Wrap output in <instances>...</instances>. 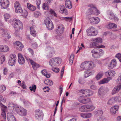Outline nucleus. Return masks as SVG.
I'll list each match as a JSON object with an SVG mask.
<instances>
[{
    "label": "nucleus",
    "mask_w": 121,
    "mask_h": 121,
    "mask_svg": "<svg viewBox=\"0 0 121 121\" xmlns=\"http://www.w3.org/2000/svg\"><path fill=\"white\" fill-rule=\"evenodd\" d=\"M95 66L94 63L91 61H86L82 63L80 67L82 70H89L93 68Z\"/></svg>",
    "instance_id": "nucleus-1"
},
{
    "label": "nucleus",
    "mask_w": 121,
    "mask_h": 121,
    "mask_svg": "<svg viewBox=\"0 0 121 121\" xmlns=\"http://www.w3.org/2000/svg\"><path fill=\"white\" fill-rule=\"evenodd\" d=\"M13 25L16 31H19L20 29L23 28V24L21 22L18 20L14 19Z\"/></svg>",
    "instance_id": "nucleus-2"
},
{
    "label": "nucleus",
    "mask_w": 121,
    "mask_h": 121,
    "mask_svg": "<svg viewBox=\"0 0 121 121\" xmlns=\"http://www.w3.org/2000/svg\"><path fill=\"white\" fill-rule=\"evenodd\" d=\"M86 32L87 35L90 36H95L98 34L97 30L93 26H91L87 29L86 30Z\"/></svg>",
    "instance_id": "nucleus-3"
},
{
    "label": "nucleus",
    "mask_w": 121,
    "mask_h": 121,
    "mask_svg": "<svg viewBox=\"0 0 121 121\" xmlns=\"http://www.w3.org/2000/svg\"><path fill=\"white\" fill-rule=\"evenodd\" d=\"M44 23L49 30H51L53 29L54 26L53 23L49 17H48L45 19Z\"/></svg>",
    "instance_id": "nucleus-4"
},
{
    "label": "nucleus",
    "mask_w": 121,
    "mask_h": 121,
    "mask_svg": "<svg viewBox=\"0 0 121 121\" xmlns=\"http://www.w3.org/2000/svg\"><path fill=\"white\" fill-rule=\"evenodd\" d=\"M16 111L17 113L21 116H25L27 114L26 110L22 107L17 108Z\"/></svg>",
    "instance_id": "nucleus-5"
},
{
    "label": "nucleus",
    "mask_w": 121,
    "mask_h": 121,
    "mask_svg": "<svg viewBox=\"0 0 121 121\" xmlns=\"http://www.w3.org/2000/svg\"><path fill=\"white\" fill-rule=\"evenodd\" d=\"M78 101L83 104L88 103L91 102V99L88 98H86L85 96H80L78 98Z\"/></svg>",
    "instance_id": "nucleus-6"
},
{
    "label": "nucleus",
    "mask_w": 121,
    "mask_h": 121,
    "mask_svg": "<svg viewBox=\"0 0 121 121\" xmlns=\"http://www.w3.org/2000/svg\"><path fill=\"white\" fill-rule=\"evenodd\" d=\"M9 4V3L8 0H1L0 5L2 9H6L7 8Z\"/></svg>",
    "instance_id": "nucleus-7"
},
{
    "label": "nucleus",
    "mask_w": 121,
    "mask_h": 121,
    "mask_svg": "<svg viewBox=\"0 0 121 121\" xmlns=\"http://www.w3.org/2000/svg\"><path fill=\"white\" fill-rule=\"evenodd\" d=\"M25 58L28 61L30 62L34 70H36L39 67V65L38 64L35 62L33 60L30 59L29 58L26 57Z\"/></svg>",
    "instance_id": "nucleus-8"
},
{
    "label": "nucleus",
    "mask_w": 121,
    "mask_h": 121,
    "mask_svg": "<svg viewBox=\"0 0 121 121\" xmlns=\"http://www.w3.org/2000/svg\"><path fill=\"white\" fill-rule=\"evenodd\" d=\"M64 27L62 24L58 26L55 30V33L59 35L62 34L64 31Z\"/></svg>",
    "instance_id": "nucleus-9"
},
{
    "label": "nucleus",
    "mask_w": 121,
    "mask_h": 121,
    "mask_svg": "<svg viewBox=\"0 0 121 121\" xmlns=\"http://www.w3.org/2000/svg\"><path fill=\"white\" fill-rule=\"evenodd\" d=\"M16 59L15 55L13 54H11L10 55L9 63L11 66L14 65L15 63V61Z\"/></svg>",
    "instance_id": "nucleus-10"
},
{
    "label": "nucleus",
    "mask_w": 121,
    "mask_h": 121,
    "mask_svg": "<svg viewBox=\"0 0 121 121\" xmlns=\"http://www.w3.org/2000/svg\"><path fill=\"white\" fill-rule=\"evenodd\" d=\"M47 48L48 52V53L47 55V57L48 58H51L53 56V55L55 53L54 48L49 46L47 47Z\"/></svg>",
    "instance_id": "nucleus-11"
},
{
    "label": "nucleus",
    "mask_w": 121,
    "mask_h": 121,
    "mask_svg": "<svg viewBox=\"0 0 121 121\" xmlns=\"http://www.w3.org/2000/svg\"><path fill=\"white\" fill-rule=\"evenodd\" d=\"M43 113L39 109L35 111V117L36 118L39 120L43 119Z\"/></svg>",
    "instance_id": "nucleus-12"
},
{
    "label": "nucleus",
    "mask_w": 121,
    "mask_h": 121,
    "mask_svg": "<svg viewBox=\"0 0 121 121\" xmlns=\"http://www.w3.org/2000/svg\"><path fill=\"white\" fill-rule=\"evenodd\" d=\"M89 20L90 22L94 24H98L100 21L99 18L96 17H91Z\"/></svg>",
    "instance_id": "nucleus-13"
},
{
    "label": "nucleus",
    "mask_w": 121,
    "mask_h": 121,
    "mask_svg": "<svg viewBox=\"0 0 121 121\" xmlns=\"http://www.w3.org/2000/svg\"><path fill=\"white\" fill-rule=\"evenodd\" d=\"M121 88V84L116 86L112 90V94L114 95L117 93L120 90Z\"/></svg>",
    "instance_id": "nucleus-14"
},
{
    "label": "nucleus",
    "mask_w": 121,
    "mask_h": 121,
    "mask_svg": "<svg viewBox=\"0 0 121 121\" xmlns=\"http://www.w3.org/2000/svg\"><path fill=\"white\" fill-rule=\"evenodd\" d=\"M16 45L17 49L19 51H22L24 47L23 45L19 41L16 42Z\"/></svg>",
    "instance_id": "nucleus-15"
},
{
    "label": "nucleus",
    "mask_w": 121,
    "mask_h": 121,
    "mask_svg": "<svg viewBox=\"0 0 121 121\" xmlns=\"http://www.w3.org/2000/svg\"><path fill=\"white\" fill-rule=\"evenodd\" d=\"M35 27V26L34 24L32 26H31L30 27V34L34 37L36 36L37 35L36 31L34 29Z\"/></svg>",
    "instance_id": "nucleus-16"
},
{
    "label": "nucleus",
    "mask_w": 121,
    "mask_h": 121,
    "mask_svg": "<svg viewBox=\"0 0 121 121\" xmlns=\"http://www.w3.org/2000/svg\"><path fill=\"white\" fill-rule=\"evenodd\" d=\"M18 62L20 64L22 65L23 64L25 63V59L21 53L18 54Z\"/></svg>",
    "instance_id": "nucleus-17"
},
{
    "label": "nucleus",
    "mask_w": 121,
    "mask_h": 121,
    "mask_svg": "<svg viewBox=\"0 0 121 121\" xmlns=\"http://www.w3.org/2000/svg\"><path fill=\"white\" fill-rule=\"evenodd\" d=\"M7 115L8 121H16V119L12 113H8Z\"/></svg>",
    "instance_id": "nucleus-18"
},
{
    "label": "nucleus",
    "mask_w": 121,
    "mask_h": 121,
    "mask_svg": "<svg viewBox=\"0 0 121 121\" xmlns=\"http://www.w3.org/2000/svg\"><path fill=\"white\" fill-rule=\"evenodd\" d=\"M56 66H58L61 63V59L58 57L52 58Z\"/></svg>",
    "instance_id": "nucleus-19"
},
{
    "label": "nucleus",
    "mask_w": 121,
    "mask_h": 121,
    "mask_svg": "<svg viewBox=\"0 0 121 121\" xmlns=\"http://www.w3.org/2000/svg\"><path fill=\"white\" fill-rule=\"evenodd\" d=\"M1 30L3 31L2 34V36L4 37L5 39H9L11 38L10 35H9L7 32V31L6 30L3 29H2Z\"/></svg>",
    "instance_id": "nucleus-20"
},
{
    "label": "nucleus",
    "mask_w": 121,
    "mask_h": 121,
    "mask_svg": "<svg viewBox=\"0 0 121 121\" xmlns=\"http://www.w3.org/2000/svg\"><path fill=\"white\" fill-rule=\"evenodd\" d=\"M94 113L95 116L96 117H99L98 119H99L101 117H104L102 116L103 114V111L101 110H99L97 111H95L94 112Z\"/></svg>",
    "instance_id": "nucleus-21"
},
{
    "label": "nucleus",
    "mask_w": 121,
    "mask_h": 121,
    "mask_svg": "<svg viewBox=\"0 0 121 121\" xmlns=\"http://www.w3.org/2000/svg\"><path fill=\"white\" fill-rule=\"evenodd\" d=\"M118 107L116 106L112 107L110 109V112L112 114H114L116 113V112L118 110Z\"/></svg>",
    "instance_id": "nucleus-22"
},
{
    "label": "nucleus",
    "mask_w": 121,
    "mask_h": 121,
    "mask_svg": "<svg viewBox=\"0 0 121 121\" xmlns=\"http://www.w3.org/2000/svg\"><path fill=\"white\" fill-rule=\"evenodd\" d=\"M116 61L115 59H113L112 60L109 65V69H111L114 67L116 66Z\"/></svg>",
    "instance_id": "nucleus-23"
},
{
    "label": "nucleus",
    "mask_w": 121,
    "mask_h": 121,
    "mask_svg": "<svg viewBox=\"0 0 121 121\" xmlns=\"http://www.w3.org/2000/svg\"><path fill=\"white\" fill-rule=\"evenodd\" d=\"M8 48L7 46L3 45L0 46V51L2 52H5L8 51Z\"/></svg>",
    "instance_id": "nucleus-24"
},
{
    "label": "nucleus",
    "mask_w": 121,
    "mask_h": 121,
    "mask_svg": "<svg viewBox=\"0 0 121 121\" xmlns=\"http://www.w3.org/2000/svg\"><path fill=\"white\" fill-rule=\"evenodd\" d=\"M86 106L87 112L92 111L95 108V107L92 105L87 104Z\"/></svg>",
    "instance_id": "nucleus-25"
},
{
    "label": "nucleus",
    "mask_w": 121,
    "mask_h": 121,
    "mask_svg": "<svg viewBox=\"0 0 121 121\" xmlns=\"http://www.w3.org/2000/svg\"><path fill=\"white\" fill-rule=\"evenodd\" d=\"M106 91L104 88L103 87H101L99 89L98 91V94L99 95L102 96L105 93Z\"/></svg>",
    "instance_id": "nucleus-26"
},
{
    "label": "nucleus",
    "mask_w": 121,
    "mask_h": 121,
    "mask_svg": "<svg viewBox=\"0 0 121 121\" xmlns=\"http://www.w3.org/2000/svg\"><path fill=\"white\" fill-rule=\"evenodd\" d=\"M65 5L66 8L69 9H71L72 7L71 2L69 0H67L66 1Z\"/></svg>",
    "instance_id": "nucleus-27"
},
{
    "label": "nucleus",
    "mask_w": 121,
    "mask_h": 121,
    "mask_svg": "<svg viewBox=\"0 0 121 121\" xmlns=\"http://www.w3.org/2000/svg\"><path fill=\"white\" fill-rule=\"evenodd\" d=\"M115 74V72L113 70H109L107 71L105 74L107 75H108V76L110 77L114 76Z\"/></svg>",
    "instance_id": "nucleus-28"
},
{
    "label": "nucleus",
    "mask_w": 121,
    "mask_h": 121,
    "mask_svg": "<svg viewBox=\"0 0 121 121\" xmlns=\"http://www.w3.org/2000/svg\"><path fill=\"white\" fill-rule=\"evenodd\" d=\"M92 114L91 113H82L81 116L83 118H90L91 117Z\"/></svg>",
    "instance_id": "nucleus-29"
},
{
    "label": "nucleus",
    "mask_w": 121,
    "mask_h": 121,
    "mask_svg": "<svg viewBox=\"0 0 121 121\" xmlns=\"http://www.w3.org/2000/svg\"><path fill=\"white\" fill-rule=\"evenodd\" d=\"M99 52H104V51L101 49L96 48L93 49L91 51V53L92 54H95Z\"/></svg>",
    "instance_id": "nucleus-30"
},
{
    "label": "nucleus",
    "mask_w": 121,
    "mask_h": 121,
    "mask_svg": "<svg viewBox=\"0 0 121 121\" xmlns=\"http://www.w3.org/2000/svg\"><path fill=\"white\" fill-rule=\"evenodd\" d=\"M92 41L93 42H95L97 43H101L102 42V39L100 37L92 39Z\"/></svg>",
    "instance_id": "nucleus-31"
},
{
    "label": "nucleus",
    "mask_w": 121,
    "mask_h": 121,
    "mask_svg": "<svg viewBox=\"0 0 121 121\" xmlns=\"http://www.w3.org/2000/svg\"><path fill=\"white\" fill-rule=\"evenodd\" d=\"M27 6L29 9L32 11H34L36 9V8L35 6L29 3L27 4Z\"/></svg>",
    "instance_id": "nucleus-32"
},
{
    "label": "nucleus",
    "mask_w": 121,
    "mask_h": 121,
    "mask_svg": "<svg viewBox=\"0 0 121 121\" xmlns=\"http://www.w3.org/2000/svg\"><path fill=\"white\" fill-rule=\"evenodd\" d=\"M86 105H83L80 107L79 108V110L81 112H87Z\"/></svg>",
    "instance_id": "nucleus-33"
},
{
    "label": "nucleus",
    "mask_w": 121,
    "mask_h": 121,
    "mask_svg": "<svg viewBox=\"0 0 121 121\" xmlns=\"http://www.w3.org/2000/svg\"><path fill=\"white\" fill-rule=\"evenodd\" d=\"M108 28L110 29L111 28H116L117 27V25L114 23H111L110 22L109 23L108 25Z\"/></svg>",
    "instance_id": "nucleus-34"
},
{
    "label": "nucleus",
    "mask_w": 121,
    "mask_h": 121,
    "mask_svg": "<svg viewBox=\"0 0 121 121\" xmlns=\"http://www.w3.org/2000/svg\"><path fill=\"white\" fill-rule=\"evenodd\" d=\"M86 94L87 95L86 96V97L87 96H90L92 95L93 92L90 90L88 89H86Z\"/></svg>",
    "instance_id": "nucleus-35"
},
{
    "label": "nucleus",
    "mask_w": 121,
    "mask_h": 121,
    "mask_svg": "<svg viewBox=\"0 0 121 121\" xmlns=\"http://www.w3.org/2000/svg\"><path fill=\"white\" fill-rule=\"evenodd\" d=\"M103 74V73L102 72L99 73L96 77V79L98 80H99L101 78H102Z\"/></svg>",
    "instance_id": "nucleus-36"
},
{
    "label": "nucleus",
    "mask_w": 121,
    "mask_h": 121,
    "mask_svg": "<svg viewBox=\"0 0 121 121\" xmlns=\"http://www.w3.org/2000/svg\"><path fill=\"white\" fill-rule=\"evenodd\" d=\"M116 100L114 97H113L110 99L108 101V104L109 105H112L115 102Z\"/></svg>",
    "instance_id": "nucleus-37"
},
{
    "label": "nucleus",
    "mask_w": 121,
    "mask_h": 121,
    "mask_svg": "<svg viewBox=\"0 0 121 121\" xmlns=\"http://www.w3.org/2000/svg\"><path fill=\"white\" fill-rule=\"evenodd\" d=\"M49 65L52 67H56V65L54 63L52 58L51 59L49 62Z\"/></svg>",
    "instance_id": "nucleus-38"
},
{
    "label": "nucleus",
    "mask_w": 121,
    "mask_h": 121,
    "mask_svg": "<svg viewBox=\"0 0 121 121\" xmlns=\"http://www.w3.org/2000/svg\"><path fill=\"white\" fill-rule=\"evenodd\" d=\"M85 73L84 76L85 78H87L92 74L91 72L88 70L85 71Z\"/></svg>",
    "instance_id": "nucleus-39"
},
{
    "label": "nucleus",
    "mask_w": 121,
    "mask_h": 121,
    "mask_svg": "<svg viewBox=\"0 0 121 121\" xmlns=\"http://www.w3.org/2000/svg\"><path fill=\"white\" fill-rule=\"evenodd\" d=\"M104 52H99L95 54H92V56L95 58H97L99 57L100 56V54Z\"/></svg>",
    "instance_id": "nucleus-40"
},
{
    "label": "nucleus",
    "mask_w": 121,
    "mask_h": 121,
    "mask_svg": "<svg viewBox=\"0 0 121 121\" xmlns=\"http://www.w3.org/2000/svg\"><path fill=\"white\" fill-rule=\"evenodd\" d=\"M15 11L17 13H22L23 12L22 9L20 7L15 9Z\"/></svg>",
    "instance_id": "nucleus-41"
},
{
    "label": "nucleus",
    "mask_w": 121,
    "mask_h": 121,
    "mask_svg": "<svg viewBox=\"0 0 121 121\" xmlns=\"http://www.w3.org/2000/svg\"><path fill=\"white\" fill-rule=\"evenodd\" d=\"M108 82V80L106 78H105L100 81L99 82V83L100 84H102L105 83H107Z\"/></svg>",
    "instance_id": "nucleus-42"
},
{
    "label": "nucleus",
    "mask_w": 121,
    "mask_h": 121,
    "mask_svg": "<svg viewBox=\"0 0 121 121\" xmlns=\"http://www.w3.org/2000/svg\"><path fill=\"white\" fill-rule=\"evenodd\" d=\"M44 83L45 84L49 85H52L53 84L52 81L50 80H45L44 81Z\"/></svg>",
    "instance_id": "nucleus-43"
},
{
    "label": "nucleus",
    "mask_w": 121,
    "mask_h": 121,
    "mask_svg": "<svg viewBox=\"0 0 121 121\" xmlns=\"http://www.w3.org/2000/svg\"><path fill=\"white\" fill-rule=\"evenodd\" d=\"M42 8L43 9L46 10H48L49 8L48 4L46 3L43 4Z\"/></svg>",
    "instance_id": "nucleus-44"
},
{
    "label": "nucleus",
    "mask_w": 121,
    "mask_h": 121,
    "mask_svg": "<svg viewBox=\"0 0 121 121\" xmlns=\"http://www.w3.org/2000/svg\"><path fill=\"white\" fill-rule=\"evenodd\" d=\"M93 9L92 7L88 9L86 12L87 14L89 15L93 14L94 13L93 10Z\"/></svg>",
    "instance_id": "nucleus-45"
},
{
    "label": "nucleus",
    "mask_w": 121,
    "mask_h": 121,
    "mask_svg": "<svg viewBox=\"0 0 121 121\" xmlns=\"http://www.w3.org/2000/svg\"><path fill=\"white\" fill-rule=\"evenodd\" d=\"M36 88V86L35 85H32L31 86H30L29 87L30 90L31 91H33L34 92H35Z\"/></svg>",
    "instance_id": "nucleus-46"
},
{
    "label": "nucleus",
    "mask_w": 121,
    "mask_h": 121,
    "mask_svg": "<svg viewBox=\"0 0 121 121\" xmlns=\"http://www.w3.org/2000/svg\"><path fill=\"white\" fill-rule=\"evenodd\" d=\"M90 46L91 47H97V44L95 42L93 41L90 43Z\"/></svg>",
    "instance_id": "nucleus-47"
},
{
    "label": "nucleus",
    "mask_w": 121,
    "mask_h": 121,
    "mask_svg": "<svg viewBox=\"0 0 121 121\" xmlns=\"http://www.w3.org/2000/svg\"><path fill=\"white\" fill-rule=\"evenodd\" d=\"M52 69L53 71L56 73H57L59 71V69L56 68V67H52Z\"/></svg>",
    "instance_id": "nucleus-48"
},
{
    "label": "nucleus",
    "mask_w": 121,
    "mask_h": 121,
    "mask_svg": "<svg viewBox=\"0 0 121 121\" xmlns=\"http://www.w3.org/2000/svg\"><path fill=\"white\" fill-rule=\"evenodd\" d=\"M6 89V88L5 86L1 85L0 88V91L1 92H2L5 91Z\"/></svg>",
    "instance_id": "nucleus-49"
},
{
    "label": "nucleus",
    "mask_w": 121,
    "mask_h": 121,
    "mask_svg": "<svg viewBox=\"0 0 121 121\" xmlns=\"http://www.w3.org/2000/svg\"><path fill=\"white\" fill-rule=\"evenodd\" d=\"M41 0H36V4L38 8L39 9H40L39 6L41 4Z\"/></svg>",
    "instance_id": "nucleus-50"
},
{
    "label": "nucleus",
    "mask_w": 121,
    "mask_h": 121,
    "mask_svg": "<svg viewBox=\"0 0 121 121\" xmlns=\"http://www.w3.org/2000/svg\"><path fill=\"white\" fill-rule=\"evenodd\" d=\"M4 18L5 20L7 21V20L9 19L10 17V15L8 13H6L4 15Z\"/></svg>",
    "instance_id": "nucleus-51"
},
{
    "label": "nucleus",
    "mask_w": 121,
    "mask_h": 121,
    "mask_svg": "<svg viewBox=\"0 0 121 121\" xmlns=\"http://www.w3.org/2000/svg\"><path fill=\"white\" fill-rule=\"evenodd\" d=\"M14 6L15 9L17 8H18L20 7V5L19 2L18 1H16L14 4Z\"/></svg>",
    "instance_id": "nucleus-52"
},
{
    "label": "nucleus",
    "mask_w": 121,
    "mask_h": 121,
    "mask_svg": "<svg viewBox=\"0 0 121 121\" xmlns=\"http://www.w3.org/2000/svg\"><path fill=\"white\" fill-rule=\"evenodd\" d=\"M50 12L51 14L53 15L56 17H57V16L54 11L52 9H51L50 10Z\"/></svg>",
    "instance_id": "nucleus-53"
},
{
    "label": "nucleus",
    "mask_w": 121,
    "mask_h": 121,
    "mask_svg": "<svg viewBox=\"0 0 121 121\" xmlns=\"http://www.w3.org/2000/svg\"><path fill=\"white\" fill-rule=\"evenodd\" d=\"M65 9V7L63 5H61L60 8V10L59 11L60 12L62 13H64V11Z\"/></svg>",
    "instance_id": "nucleus-54"
},
{
    "label": "nucleus",
    "mask_w": 121,
    "mask_h": 121,
    "mask_svg": "<svg viewBox=\"0 0 121 121\" xmlns=\"http://www.w3.org/2000/svg\"><path fill=\"white\" fill-rule=\"evenodd\" d=\"M108 15L110 16L109 19L111 20L112 18H113L115 15L112 12H110Z\"/></svg>",
    "instance_id": "nucleus-55"
},
{
    "label": "nucleus",
    "mask_w": 121,
    "mask_h": 121,
    "mask_svg": "<svg viewBox=\"0 0 121 121\" xmlns=\"http://www.w3.org/2000/svg\"><path fill=\"white\" fill-rule=\"evenodd\" d=\"M116 57L118 59L120 62H121V54L120 53H118L116 55Z\"/></svg>",
    "instance_id": "nucleus-56"
},
{
    "label": "nucleus",
    "mask_w": 121,
    "mask_h": 121,
    "mask_svg": "<svg viewBox=\"0 0 121 121\" xmlns=\"http://www.w3.org/2000/svg\"><path fill=\"white\" fill-rule=\"evenodd\" d=\"M92 8L93 9L96 11V13L97 15H98L100 13V12L99 10H98L96 7H93Z\"/></svg>",
    "instance_id": "nucleus-57"
},
{
    "label": "nucleus",
    "mask_w": 121,
    "mask_h": 121,
    "mask_svg": "<svg viewBox=\"0 0 121 121\" xmlns=\"http://www.w3.org/2000/svg\"><path fill=\"white\" fill-rule=\"evenodd\" d=\"M40 13L39 12H36L35 13L34 15L36 17H37L39 16L40 15Z\"/></svg>",
    "instance_id": "nucleus-58"
},
{
    "label": "nucleus",
    "mask_w": 121,
    "mask_h": 121,
    "mask_svg": "<svg viewBox=\"0 0 121 121\" xmlns=\"http://www.w3.org/2000/svg\"><path fill=\"white\" fill-rule=\"evenodd\" d=\"M111 20H114L115 22H117L118 21L119 19L115 15L113 18H111Z\"/></svg>",
    "instance_id": "nucleus-59"
},
{
    "label": "nucleus",
    "mask_w": 121,
    "mask_h": 121,
    "mask_svg": "<svg viewBox=\"0 0 121 121\" xmlns=\"http://www.w3.org/2000/svg\"><path fill=\"white\" fill-rule=\"evenodd\" d=\"M21 86L23 89H26V86L25 85V83L24 82H23L21 84Z\"/></svg>",
    "instance_id": "nucleus-60"
},
{
    "label": "nucleus",
    "mask_w": 121,
    "mask_h": 121,
    "mask_svg": "<svg viewBox=\"0 0 121 121\" xmlns=\"http://www.w3.org/2000/svg\"><path fill=\"white\" fill-rule=\"evenodd\" d=\"M2 105V106L1 109L2 111L5 112L7 109V107L3 104Z\"/></svg>",
    "instance_id": "nucleus-61"
},
{
    "label": "nucleus",
    "mask_w": 121,
    "mask_h": 121,
    "mask_svg": "<svg viewBox=\"0 0 121 121\" xmlns=\"http://www.w3.org/2000/svg\"><path fill=\"white\" fill-rule=\"evenodd\" d=\"M64 67H63L61 70V77L62 78L63 76L64 70Z\"/></svg>",
    "instance_id": "nucleus-62"
},
{
    "label": "nucleus",
    "mask_w": 121,
    "mask_h": 121,
    "mask_svg": "<svg viewBox=\"0 0 121 121\" xmlns=\"http://www.w3.org/2000/svg\"><path fill=\"white\" fill-rule=\"evenodd\" d=\"M2 111V112L1 114V115L3 116L4 119H5L6 118V117L5 112L4 111Z\"/></svg>",
    "instance_id": "nucleus-63"
},
{
    "label": "nucleus",
    "mask_w": 121,
    "mask_h": 121,
    "mask_svg": "<svg viewBox=\"0 0 121 121\" xmlns=\"http://www.w3.org/2000/svg\"><path fill=\"white\" fill-rule=\"evenodd\" d=\"M105 119V118L104 117H101L99 119H97V121H103Z\"/></svg>",
    "instance_id": "nucleus-64"
}]
</instances>
